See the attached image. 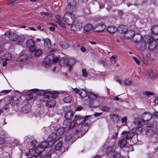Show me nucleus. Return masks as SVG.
<instances>
[{
  "label": "nucleus",
  "instance_id": "obj_1",
  "mask_svg": "<svg viewBox=\"0 0 158 158\" xmlns=\"http://www.w3.org/2000/svg\"><path fill=\"white\" fill-rule=\"evenodd\" d=\"M152 117V115L149 112H145L142 115V118H136L134 121V124L137 126L135 131L138 134L142 131V127L145 125V120L148 121Z\"/></svg>",
  "mask_w": 158,
  "mask_h": 158
},
{
  "label": "nucleus",
  "instance_id": "obj_2",
  "mask_svg": "<svg viewBox=\"0 0 158 158\" xmlns=\"http://www.w3.org/2000/svg\"><path fill=\"white\" fill-rule=\"evenodd\" d=\"M151 36L149 35H146L143 39L142 41L140 42L139 44L140 46V48L142 50L146 49L147 45H148V48L150 50H153L156 48V42L152 43Z\"/></svg>",
  "mask_w": 158,
  "mask_h": 158
},
{
  "label": "nucleus",
  "instance_id": "obj_3",
  "mask_svg": "<svg viewBox=\"0 0 158 158\" xmlns=\"http://www.w3.org/2000/svg\"><path fill=\"white\" fill-rule=\"evenodd\" d=\"M134 134L132 132L123 131L121 133L122 139L118 141V145L121 148H123L126 145L127 140L131 139L133 136Z\"/></svg>",
  "mask_w": 158,
  "mask_h": 158
},
{
  "label": "nucleus",
  "instance_id": "obj_4",
  "mask_svg": "<svg viewBox=\"0 0 158 158\" xmlns=\"http://www.w3.org/2000/svg\"><path fill=\"white\" fill-rule=\"evenodd\" d=\"M88 96L89 99V104L91 107H95L99 106L100 102L96 99L99 98L98 95L94 93L90 92L88 94Z\"/></svg>",
  "mask_w": 158,
  "mask_h": 158
},
{
  "label": "nucleus",
  "instance_id": "obj_5",
  "mask_svg": "<svg viewBox=\"0 0 158 158\" xmlns=\"http://www.w3.org/2000/svg\"><path fill=\"white\" fill-rule=\"evenodd\" d=\"M91 116V115H86L85 116V118L84 117L80 116V122L82 121L81 123H80V125L81 126L80 129L81 136H82L88 131L89 127L86 122L87 120V118Z\"/></svg>",
  "mask_w": 158,
  "mask_h": 158
},
{
  "label": "nucleus",
  "instance_id": "obj_6",
  "mask_svg": "<svg viewBox=\"0 0 158 158\" xmlns=\"http://www.w3.org/2000/svg\"><path fill=\"white\" fill-rule=\"evenodd\" d=\"M58 60V58L54 57V55L50 53L45 58V61L43 62V64L45 67H48L53 63L57 62Z\"/></svg>",
  "mask_w": 158,
  "mask_h": 158
},
{
  "label": "nucleus",
  "instance_id": "obj_7",
  "mask_svg": "<svg viewBox=\"0 0 158 158\" xmlns=\"http://www.w3.org/2000/svg\"><path fill=\"white\" fill-rule=\"evenodd\" d=\"M77 0H67L68 5L65 9V13H72L77 10Z\"/></svg>",
  "mask_w": 158,
  "mask_h": 158
},
{
  "label": "nucleus",
  "instance_id": "obj_8",
  "mask_svg": "<svg viewBox=\"0 0 158 158\" xmlns=\"http://www.w3.org/2000/svg\"><path fill=\"white\" fill-rule=\"evenodd\" d=\"M63 20L66 22L68 25H72L75 21V17L74 15L72 13H64Z\"/></svg>",
  "mask_w": 158,
  "mask_h": 158
},
{
  "label": "nucleus",
  "instance_id": "obj_9",
  "mask_svg": "<svg viewBox=\"0 0 158 158\" xmlns=\"http://www.w3.org/2000/svg\"><path fill=\"white\" fill-rule=\"evenodd\" d=\"M152 32L153 35L150 36L152 43L155 42V40H158V26H155L152 28Z\"/></svg>",
  "mask_w": 158,
  "mask_h": 158
},
{
  "label": "nucleus",
  "instance_id": "obj_10",
  "mask_svg": "<svg viewBox=\"0 0 158 158\" xmlns=\"http://www.w3.org/2000/svg\"><path fill=\"white\" fill-rule=\"evenodd\" d=\"M59 63L60 65L61 66H64L67 65V66L69 65L70 64H73L75 62V60L73 59H70L69 60L67 58L65 57H63L61 58L58 60Z\"/></svg>",
  "mask_w": 158,
  "mask_h": 158
},
{
  "label": "nucleus",
  "instance_id": "obj_11",
  "mask_svg": "<svg viewBox=\"0 0 158 158\" xmlns=\"http://www.w3.org/2000/svg\"><path fill=\"white\" fill-rule=\"evenodd\" d=\"M4 35L8 36L9 40L12 41H16L18 38V35L16 33L12 32L10 31H7Z\"/></svg>",
  "mask_w": 158,
  "mask_h": 158
},
{
  "label": "nucleus",
  "instance_id": "obj_12",
  "mask_svg": "<svg viewBox=\"0 0 158 158\" xmlns=\"http://www.w3.org/2000/svg\"><path fill=\"white\" fill-rule=\"evenodd\" d=\"M105 28V26L103 24H98L95 25L94 28V31L100 32L102 31Z\"/></svg>",
  "mask_w": 158,
  "mask_h": 158
},
{
  "label": "nucleus",
  "instance_id": "obj_13",
  "mask_svg": "<svg viewBox=\"0 0 158 158\" xmlns=\"http://www.w3.org/2000/svg\"><path fill=\"white\" fill-rule=\"evenodd\" d=\"M32 149V150L35 152L34 154L36 156L39 155L40 156L42 152L44 151V150L39 146H38L35 149Z\"/></svg>",
  "mask_w": 158,
  "mask_h": 158
},
{
  "label": "nucleus",
  "instance_id": "obj_14",
  "mask_svg": "<svg viewBox=\"0 0 158 158\" xmlns=\"http://www.w3.org/2000/svg\"><path fill=\"white\" fill-rule=\"evenodd\" d=\"M147 72V75L151 77H155L157 75V72L155 70H148Z\"/></svg>",
  "mask_w": 158,
  "mask_h": 158
},
{
  "label": "nucleus",
  "instance_id": "obj_15",
  "mask_svg": "<svg viewBox=\"0 0 158 158\" xmlns=\"http://www.w3.org/2000/svg\"><path fill=\"white\" fill-rule=\"evenodd\" d=\"M135 34V32L132 30L127 31L124 34V36L127 38H131Z\"/></svg>",
  "mask_w": 158,
  "mask_h": 158
},
{
  "label": "nucleus",
  "instance_id": "obj_16",
  "mask_svg": "<svg viewBox=\"0 0 158 158\" xmlns=\"http://www.w3.org/2000/svg\"><path fill=\"white\" fill-rule=\"evenodd\" d=\"M127 26L124 25H121L118 27V31L121 33H124V34L127 31Z\"/></svg>",
  "mask_w": 158,
  "mask_h": 158
},
{
  "label": "nucleus",
  "instance_id": "obj_17",
  "mask_svg": "<svg viewBox=\"0 0 158 158\" xmlns=\"http://www.w3.org/2000/svg\"><path fill=\"white\" fill-rule=\"evenodd\" d=\"M74 114L73 112L71 110H69L66 111L65 114L66 119L71 120Z\"/></svg>",
  "mask_w": 158,
  "mask_h": 158
},
{
  "label": "nucleus",
  "instance_id": "obj_18",
  "mask_svg": "<svg viewBox=\"0 0 158 158\" xmlns=\"http://www.w3.org/2000/svg\"><path fill=\"white\" fill-rule=\"evenodd\" d=\"M57 135L55 133H52L48 137L47 140L48 142H51L55 140L57 138Z\"/></svg>",
  "mask_w": 158,
  "mask_h": 158
},
{
  "label": "nucleus",
  "instance_id": "obj_19",
  "mask_svg": "<svg viewBox=\"0 0 158 158\" xmlns=\"http://www.w3.org/2000/svg\"><path fill=\"white\" fill-rule=\"evenodd\" d=\"M65 131L64 128L62 127H60L58 128L55 134L57 136L63 135Z\"/></svg>",
  "mask_w": 158,
  "mask_h": 158
},
{
  "label": "nucleus",
  "instance_id": "obj_20",
  "mask_svg": "<svg viewBox=\"0 0 158 158\" xmlns=\"http://www.w3.org/2000/svg\"><path fill=\"white\" fill-rule=\"evenodd\" d=\"M93 28V26L90 24H88L85 25L83 27L84 32H86L90 31Z\"/></svg>",
  "mask_w": 158,
  "mask_h": 158
},
{
  "label": "nucleus",
  "instance_id": "obj_21",
  "mask_svg": "<svg viewBox=\"0 0 158 158\" xmlns=\"http://www.w3.org/2000/svg\"><path fill=\"white\" fill-rule=\"evenodd\" d=\"M44 45L46 47L50 48L51 46V43L50 40L48 38L43 40Z\"/></svg>",
  "mask_w": 158,
  "mask_h": 158
},
{
  "label": "nucleus",
  "instance_id": "obj_22",
  "mask_svg": "<svg viewBox=\"0 0 158 158\" xmlns=\"http://www.w3.org/2000/svg\"><path fill=\"white\" fill-rule=\"evenodd\" d=\"M39 146L44 150V149L48 147L49 144L48 142L43 141L40 143Z\"/></svg>",
  "mask_w": 158,
  "mask_h": 158
},
{
  "label": "nucleus",
  "instance_id": "obj_23",
  "mask_svg": "<svg viewBox=\"0 0 158 158\" xmlns=\"http://www.w3.org/2000/svg\"><path fill=\"white\" fill-rule=\"evenodd\" d=\"M117 29L115 26H110L107 28V31L111 33H113L116 31Z\"/></svg>",
  "mask_w": 158,
  "mask_h": 158
},
{
  "label": "nucleus",
  "instance_id": "obj_24",
  "mask_svg": "<svg viewBox=\"0 0 158 158\" xmlns=\"http://www.w3.org/2000/svg\"><path fill=\"white\" fill-rule=\"evenodd\" d=\"M35 44V42L33 40L31 39H30L27 41L26 45L29 48Z\"/></svg>",
  "mask_w": 158,
  "mask_h": 158
},
{
  "label": "nucleus",
  "instance_id": "obj_25",
  "mask_svg": "<svg viewBox=\"0 0 158 158\" xmlns=\"http://www.w3.org/2000/svg\"><path fill=\"white\" fill-rule=\"evenodd\" d=\"M56 105L55 101L53 99H52L48 102L47 103V106L49 107H51L54 106Z\"/></svg>",
  "mask_w": 158,
  "mask_h": 158
},
{
  "label": "nucleus",
  "instance_id": "obj_26",
  "mask_svg": "<svg viewBox=\"0 0 158 158\" xmlns=\"http://www.w3.org/2000/svg\"><path fill=\"white\" fill-rule=\"evenodd\" d=\"M26 37L24 35H22L18 36V43L19 44H21V43H23L24 41L25 40Z\"/></svg>",
  "mask_w": 158,
  "mask_h": 158
},
{
  "label": "nucleus",
  "instance_id": "obj_27",
  "mask_svg": "<svg viewBox=\"0 0 158 158\" xmlns=\"http://www.w3.org/2000/svg\"><path fill=\"white\" fill-rule=\"evenodd\" d=\"M59 45L63 48L65 49L68 48L69 47V44L65 41L61 42Z\"/></svg>",
  "mask_w": 158,
  "mask_h": 158
},
{
  "label": "nucleus",
  "instance_id": "obj_28",
  "mask_svg": "<svg viewBox=\"0 0 158 158\" xmlns=\"http://www.w3.org/2000/svg\"><path fill=\"white\" fill-rule=\"evenodd\" d=\"M5 100H8L9 102L8 103L9 104H10L11 105H14V100H17V98L16 97L13 98H5Z\"/></svg>",
  "mask_w": 158,
  "mask_h": 158
},
{
  "label": "nucleus",
  "instance_id": "obj_29",
  "mask_svg": "<svg viewBox=\"0 0 158 158\" xmlns=\"http://www.w3.org/2000/svg\"><path fill=\"white\" fill-rule=\"evenodd\" d=\"M62 143L61 141L58 142L55 146V149L56 150H58L60 149L62 147Z\"/></svg>",
  "mask_w": 158,
  "mask_h": 158
},
{
  "label": "nucleus",
  "instance_id": "obj_30",
  "mask_svg": "<svg viewBox=\"0 0 158 158\" xmlns=\"http://www.w3.org/2000/svg\"><path fill=\"white\" fill-rule=\"evenodd\" d=\"M88 95L86 91L84 89L80 90V96H81V98H84L86 97Z\"/></svg>",
  "mask_w": 158,
  "mask_h": 158
},
{
  "label": "nucleus",
  "instance_id": "obj_31",
  "mask_svg": "<svg viewBox=\"0 0 158 158\" xmlns=\"http://www.w3.org/2000/svg\"><path fill=\"white\" fill-rule=\"evenodd\" d=\"M64 101L66 103H69L72 101V98L70 96H67L63 98Z\"/></svg>",
  "mask_w": 158,
  "mask_h": 158
},
{
  "label": "nucleus",
  "instance_id": "obj_32",
  "mask_svg": "<svg viewBox=\"0 0 158 158\" xmlns=\"http://www.w3.org/2000/svg\"><path fill=\"white\" fill-rule=\"evenodd\" d=\"M133 81L131 78H128L126 79L124 81V83L125 85H129L132 84Z\"/></svg>",
  "mask_w": 158,
  "mask_h": 158
},
{
  "label": "nucleus",
  "instance_id": "obj_33",
  "mask_svg": "<svg viewBox=\"0 0 158 158\" xmlns=\"http://www.w3.org/2000/svg\"><path fill=\"white\" fill-rule=\"evenodd\" d=\"M11 58V54L8 53H6L4 55V58L2 59H5L6 60H9Z\"/></svg>",
  "mask_w": 158,
  "mask_h": 158
},
{
  "label": "nucleus",
  "instance_id": "obj_34",
  "mask_svg": "<svg viewBox=\"0 0 158 158\" xmlns=\"http://www.w3.org/2000/svg\"><path fill=\"white\" fill-rule=\"evenodd\" d=\"M35 56H39L42 53V51L40 49H36L35 51Z\"/></svg>",
  "mask_w": 158,
  "mask_h": 158
},
{
  "label": "nucleus",
  "instance_id": "obj_35",
  "mask_svg": "<svg viewBox=\"0 0 158 158\" xmlns=\"http://www.w3.org/2000/svg\"><path fill=\"white\" fill-rule=\"evenodd\" d=\"M33 95L31 94H29L26 95L25 96V98L26 100L28 101L33 99Z\"/></svg>",
  "mask_w": 158,
  "mask_h": 158
},
{
  "label": "nucleus",
  "instance_id": "obj_36",
  "mask_svg": "<svg viewBox=\"0 0 158 158\" xmlns=\"http://www.w3.org/2000/svg\"><path fill=\"white\" fill-rule=\"evenodd\" d=\"M34 153H35V152L32 150V149H30L29 153L31 156L29 158H37V156L34 154Z\"/></svg>",
  "mask_w": 158,
  "mask_h": 158
},
{
  "label": "nucleus",
  "instance_id": "obj_37",
  "mask_svg": "<svg viewBox=\"0 0 158 158\" xmlns=\"http://www.w3.org/2000/svg\"><path fill=\"white\" fill-rule=\"evenodd\" d=\"M77 122V120H74L72 122H70L69 123L68 127L69 129H71L72 128L75 126L76 123Z\"/></svg>",
  "mask_w": 158,
  "mask_h": 158
},
{
  "label": "nucleus",
  "instance_id": "obj_38",
  "mask_svg": "<svg viewBox=\"0 0 158 158\" xmlns=\"http://www.w3.org/2000/svg\"><path fill=\"white\" fill-rule=\"evenodd\" d=\"M101 109L105 111H109L110 110V108L105 106H102L101 107Z\"/></svg>",
  "mask_w": 158,
  "mask_h": 158
},
{
  "label": "nucleus",
  "instance_id": "obj_39",
  "mask_svg": "<svg viewBox=\"0 0 158 158\" xmlns=\"http://www.w3.org/2000/svg\"><path fill=\"white\" fill-rule=\"evenodd\" d=\"M82 76L84 77H86L88 76V74L87 72L86 69H83L82 70Z\"/></svg>",
  "mask_w": 158,
  "mask_h": 158
},
{
  "label": "nucleus",
  "instance_id": "obj_40",
  "mask_svg": "<svg viewBox=\"0 0 158 158\" xmlns=\"http://www.w3.org/2000/svg\"><path fill=\"white\" fill-rule=\"evenodd\" d=\"M111 119L114 121H117L118 119V116L115 114H111L110 116Z\"/></svg>",
  "mask_w": 158,
  "mask_h": 158
},
{
  "label": "nucleus",
  "instance_id": "obj_41",
  "mask_svg": "<svg viewBox=\"0 0 158 158\" xmlns=\"http://www.w3.org/2000/svg\"><path fill=\"white\" fill-rule=\"evenodd\" d=\"M29 49L30 52L33 53L35 51H36V48L35 46V45L34 44L33 45L29 48Z\"/></svg>",
  "mask_w": 158,
  "mask_h": 158
},
{
  "label": "nucleus",
  "instance_id": "obj_42",
  "mask_svg": "<svg viewBox=\"0 0 158 158\" xmlns=\"http://www.w3.org/2000/svg\"><path fill=\"white\" fill-rule=\"evenodd\" d=\"M73 136L71 135H66L64 139V140L66 142H68L72 138Z\"/></svg>",
  "mask_w": 158,
  "mask_h": 158
},
{
  "label": "nucleus",
  "instance_id": "obj_43",
  "mask_svg": "<svg viewBox=\"0 0 158 158\" xmlns=\"http://www.w3.org/2000/svg\"><path fill=\"white\" fill-rule=\"evenodd\" d=\"M51 94L49 92H44L43 93L44 97L45 98H48L50 97V95Z\"/></svg>",
  "mask_w": 158,
  "mask_h": 158
},
{
  "label": "nucleus",
  "instance_id": "obj_44",
  "mask_svg": "<svg viewBox=\"0 0 158 158\" xmlns=\"http://www.w3.org/2000/svg\"><path fill=\"white\" fill-rule=\"evenodd\" d=\"M26 55H23L19 56V59L21 61H23L26 60Z\"/></svg>",
  "mask_w": 158,
  "mask_h": 158
},
{
  "label": "nucleus",
  "instance_id": "obj_45",
  "mask_svg": "<svg viewBox=\"0 0 158 158\" xmlns=\"http://www.w3.org/2000/svg\"><path fill=\"white\" fill-rule=\"evenodd\" d=\"M117 56L116 55H113L110 58V60L114 62H116L117 60Z\"/></svg>",
  "mask_w": 158,
  "mask_h": 158
},
{
  "label": "nucleus",
  "instance_id": "obj_46",
  "mask_svg": "<svg viewBox=\"0 0 158 158\" xmlns=\"http://www.w3.org/2000/svg\"><path fill=\"white\" fill-rule=\"evenodd\" d=\"M56 19L58 21V23L59 24H61V22L62 20V18L60 17V16L58 15H56L55 17Z\"/></svg>",
  "mask_w": 158,
  "mask_h": 158
},
{
  "label": "nucleus",
  "instance_id": "obj_47",
  "mask_svg": "<svg viewBox=\"0 0 158 158\" xmlns=\"http://www.w3.org/2000/svg\"><path fill=\"white\" fill-rule=\"evenodd\" d=\"M70 120H71L70 119H66L64 122V125H65L66 126H67V127H68L69 123L71 122L70 121Z\"/></svg>",
  "mask_w": 158,
  "mask_h": 158
},
{
  "label": "nucleus",
  "instance_id": "obj_48",
  "mask_svg": "<svg viewBox=\"0 0 158 158\" xmlns=\"http://www.w3.org/2000/svg\"><path fill=\"white\" fill-rule=\"evenodd\" d=\"M51 97L53 98H56L58 96V94L57 93H51Z\"/></svg>",
  "mask_w": 158,
  "mask_h": 158
},
{
  "label": "nucleus",
  "instance_id": "obj_49",
  "mask_svg": "<svg viewBox=\"0 0 158 158\" xmlns=\"http://www.w3.org/2000/svg\"><path fill=\"white\" fill-rule=\"evenodd\" d=\"M118 135V132L113 133L111 137V138L112 139H115L117 138Z\"/></svg>",
  "mask_w": 158,
  "mask_h": 158
},
{
  "label": "nucleus",
  "instance_id": "obj_50",
  "mask_svg": "<svg viewBox=\"0 0 158 158\" xmlns=\"http://www.w3.org/2000/svg\"><path fill=\"white\" fill-rule=\"evenodd\" d=\"M41 14L42 15H46V16H49L50 17H51L52 15L50 14L48 12H45L44 11H41L40 12Z\"/></svg>",
  "mask_w": 158,
  "mask_h": 158
},
{
  "label": "nucleus",
  "instance_id": "obj_51",
  "mask_svg": "<svg viewBox=\"0 0 158 158\" xmlns=\"http://www.w3.org/2000/svg\"><path fill=\"white\" fill-rule=\"evenodd\" d=\"M114 158H122V156L120 153H116L114 156Z\"/></svg>",
  "mask_w": 158,
  "mask_h": 158
},
{
  "label": "nucleus",
  "instance_id": "obj_52",
  "mask_svg": "<svg viewBox=\"0 0 158 158\" xmlns=\"http://www.w3.org/2000/svg\"><path fill=\"white\" fill-rule=\"evenodd\" d=\"M37 143V142L36 141H33L31 142V145L32 147H35Z\"/></svg>",
  "mask_w": 158,
  "mask_h": 158
},
{
  "label": "nucleus",
  "instance_id": "obj_53",
  "mask_svg": "<svg viewBox=\"0 0 158 158\" xmlns=\"http://www.w3.org/2000/svg\"><path fill=\"white\" fill-rule=\"evenodd\" d=\"M127 118L126 117L122 118V122L124 124H126L127 123Z\"/></svg>",
  "mask_w": 158,
  "mask_h": 158
},
{
  "label": "nucleus",
  "instance_id": "obj_54",
  "mask_svg": "<svg viewBox=\"0 0 158 158\" xmlns=\"http://www.w3.org/2000/svg\"><path fill=\"white\" fill-rule=\"evenodd\" d=\"M115 81L120 84L121 85L122 84V81L121 79H120L119 77H117L115 78Z\"/></svg>",
  "mask_w": 158,
  "mask_h": 158
},
{
  "label": "nucleus",
  "instance_id": "obj_55",
  "mask_svg": "<svg viewBox=\"0 0 158 158\" xmlns=\"http://www.w3.org/2000/svg\"><path fill=\"white\" fill-rule=\"evenodd\" d=\"M133 59L137 64L138 65L139 64L140 61L136 57L134 56Z\"/></svg>",
  "mask_w": 158,
  "mask_h": 158
},
{
  "label": "nucleus",
  "instance_id": "obj_56",
  "mask_svg": "<svg viewBox=\"0 0 158 158\" xmlns=\"http://www.w3.org/2000/svg\"><path fill=\"white\" fill-rule=\"evenodd\" d=\"M145 94L148 97H149L150 96L152 95L153 94V93L148 92V91H146L145 93Z\"/></svg>",
  "mask_w": 158,
  "mask_h": 158
},
{
  "label": "nucleus",
  "instance_id": "obj_57",
  "mask_svg": "<svg viewBox=\"0 0 158 158\" xmlns=\"http://www.w3.org/2000/svg\"><path fill=\"white\" fill-rule=\"evenodd\" d=\"M143 62L146 65H150L152 64V63L151 62H148V61L144 60H143Z\"/></svg>",
  "mask_w": 158,
  "mask_h": 158
},
{
  "label": "nucleus",
  "instance_id": "obj_58",
  "mask_svg": "<svg viewBox=\"0 0 158 158\" xmlns=\"http://www.w3.org/2000/svg\"><path fill=\"white\" fill-rule=\"evenodd\" d=\"M44 92V91L43 90V91L40 90V92H37L36 93V94L38 96H42L43 95Z\"/></svg>",
  "mask_w": 158,
  "mask_h": 158
},
{
  "label": "nucleus",
  "instance_id": "obj_59",
  "mask_svg": "<svg viewBox=\"0 0 158 158\" xmlns=\"http://www.w3.org/2000/svg\"><path fill=\"white\" fill-rule=\"evenodd\" d=\"M11 90H3L1 92L2 93H8L11 91Z\"/></svg>",
  "mask_w": 158,
  "mask_h": 158
},
{
  "label": "nucleus",
  "instance_id": "obj_60",
  "mask_svg": "<svg viewBox=\"0 0 158 158\" xmlns=\"http://www.w3.org/2000/svg\"><path fill=\"white\" fill-rule=\"evenodd\" d=\"M99 64L103 65L104 66L106 65V62L105 61L102 60H100L99 61Z\"/></svg>",
  "mask_w": 158,
  "mask_h": 158
},
{
  "label": "nucleus",
  "instance_id": "obj_61",
  "mask_svg": "<svg viewBox=\"0 0 158 158\" xmlns=\"http://www.w3.org/2000/svg\"><path fill=\"white\" fill-rule=\"evenodd\" d=\"M80 49L82 52H85L86 51L85 48L83 46L81 47Z\"/></svg>",
  "mask_w": 158,
  "mask_h": 158
},
{
  "label": "nucleus",
  "instance_id": "obj_62",
  "mask_svg": "<svg viewBox=\"0 0 158 158\" xmlns=\"http://www.w3.org/2000/svg\"><path fill=\"white\" fill-rule=\"evenodd\" d=\"M43 158H51V156L50 154H47L45 155Z\"/></svg>",
  "mask_w": 158,
  "mask_h": 158
},
{
  "label": "nucleus",
  "instance_id": "obj_63",
  "mask_svg": "<svg viewBox=\"0 0 158 158\" xmlns=\"http://www.w3.org/2000/svg\"><path fill=\"white\" fill-rule=\"evenodd\" d=\"M73 91L75 92V93L77 94L78 93L79 89L77 88H75L73 89Z\"/></svg>",
  "mask_w": 158,
  "mask_h": 158
},
{
  "label": "nucleus",
  "instance_id": "obj_64",
  "mask_svg": "<svg viewBox=\"0 0 158 158\" xmlns=\"http://www.w3.org/2000/svg\"><path fill=\"white\" fill-rule=\"evenodd\" d=\"M153 115L155 116L158 117V112L157 111H155L153 112Z\"/></svg>",
  "mask_w": 158,
  "mask_h": 158
}]
</instances>
